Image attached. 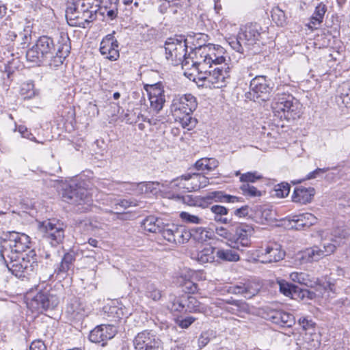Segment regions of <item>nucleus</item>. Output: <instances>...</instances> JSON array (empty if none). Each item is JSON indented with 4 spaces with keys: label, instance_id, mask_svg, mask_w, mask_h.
Returning a JSON list of instances; mask_svg holds the SVG:
<instances>
[{
    "label": "nucleus",
    "instance_id": "f257e3e1",
    "mask_svg": "<svg viewBox=\"0 0 350 350\" xmlns=\"http://www.w3.org/2000/svg\"><path fill=\"white\" fill-rule=\"evenodd\" d=\"M30 238L16 231L3 234L0 243V257L8 270L17 278H25L37 271L38 262L36 252L30 250Z\"/></svg>",
    "mask_w": 350,
    "mask_h": 350
},
{
    "label": "nucleus",
    "instance_id": "f03ea898",
    "mask_svg": "<svg viewBox=\"0 0 350 350\" xmlns=\"http://www.w3.org/2000/svg\"><path fill=\"white\" fill-rule=\"evenodd\" d=\"M208 36L203 33H196L193 36H189L185 40H187V45L190 49V52L187 58H185L183 62V69L185 75L191 76L194 73L189 72L190 68L200 65L204 68L206 61L213 62L215 60H222V54L226 51L223 47L219 45L213 44H206Z\"/></svg>",
    "mask_w": 350,
    "mask_h": 350
},
{
    "label": "nucleus",
    "instance_id": "7ed1b4c3",
    "mask_svg": "<svg viewBox=\"0 0 350 350\" xmlns=\"http://www.w3.org/2000/svg\"><path fill=\"white\" fill-rule=\"evenodd\" d=\"M222 60L213 59V62L206 61L204 68L200 65H197L190 68L189 72L194 73L188 76L189 79L193 76H197L198 79L204 81L206 85L213 88H221L225 87L230 79V67L226 63L227 55L226 51L222 54Z\"/></svg>",
    "mask_w": 350,
    "mask_h": 350
},
{
    "label": "nucleus",
    "instance_id": "20e7f679",
    "mask_svg": "<svg viewBox=\"0 0 350 350\" xmlns=\"http://www.w3.org/2000/svg\"><path fill=\"white\" fill-rule=\"evenodd\" d=\"M261 27L257 23L246 25L238 33L237 38L229 39V45L234 51L240 53L258 52L259 49Z\"/></svg>",
    "mask_w": 350,
    "mask_h": 350
},
{
    "label": "nucleus",
    "instance_id": "39448f33",
    "mask_svg": "<svg viewBox=\"0 0 350 350\" xmlns=\"http://www.w3.org/2000/svg\"><path fill=\"white\" fill-rule=\"evenodd\" d=\"M196 107V98L192 94H187L176 96L172 100L170 110L175 121L183 128L190 130L196 124V120L192 118L191 115Z\"/></svg>",
    "mask_w": 350,
    "mask_h": 350
},
{
    "label": "nucleus",
    "instance_id": "423d86ee",
    "mask_svg": "<svg viewBox=\"0 0 350 350\" xmlns=\"http://www.w3.org/2000/svg\"><path fill=\"white\" fill-rule=\"evenodd\" d=\"M88 0H70L66 10V17L70 26L85 28L96 17L92 11H90V3Z\"/></svg>",
    "mask_w": 350,
    "mask_h": 350
},
{
    "label": "nucleus",
    "instance_id": "0eeeda50",
    "mask_svg": "<svg viewBox=\"0 0 350 350\" xmlns=\"http://www.w3.org/2000/svg\"><path fill=\"white\" fill-rule=\"evenodd\" d=\"M253 232L252 226L246 224H239L233 232L221 226L215 229L217 236L226 239L231 247L238 250H243V247L250 245V237Z\"/></svg>",
    "mask_w": 350,
    "mask_h": 350
},
{
    "label": "nucleus",
    "instance_id": "6e6552de",
    "mask_svg": "<svg viewBox=\"0 0 350 350\" xmlns=\"http://www.w3.org/2000/svg\"><path fill=\"white\" fill-rule=\"evenodd\" d=\"M272 109L275 116L288 120H295L300 115V104L291 95H283L275 98Z\"/></svg>",
    "mask_w": 350,
    "mask_h": 350
},
{
    "label": "nucleus",
    "instance_id": "1a4fd4ad",
    "mask_svg": "<svg viewBox=\"0 0 350 350\" xmlns=\"http://www.w3.org/2000/svg\"><path fill=\"white\" fill-rule=\"evenodd\" d=\"M53 50H55L53 40L47 36H42L27 51L26 57L27 61L40 64L52 55Z\"/></svg>",
    "mask_w": 350,
    "mask_h": 350
},
{
    "label": "nucleus",
    "instance_id": "9d476101",
    "mask_svg": "<svg viewBox=\"0 0 350 350\" xmlns=\"http://www.w3.org/2000/svg\"><path fill=\"white\" fill-rule=\"evenodd\" d=\"M336 249V245L335 244L323 242L321 246L314 245L299 252L296 255L295 260L299 262V265L318 261L334 253Z\"/></svg>",
    "mask_w": 350,
    "mask_h": 350
},
{
    "label": "nucleus",
    "instance_id": "9b49d317",
    "mask_svg": "<svg viewBox=\"0 0 350 350\" xmlns=\"http://www.w3.org/2000/svg\"><path fill=\"white\" fill-rule=\"evenodd\" d=\"M188 49L187 40L183 37L170 38L165 43V56L168 60H170L174 64H181L186 56V52Z\"/></svg>",
    "mask_w": 350,
    "mask_h": 350
},
{
    "label": "nucleus",
    "instance_id": "f8f14e48",
    "mask_svg": "<svg viewBox=\"0 0 350 350\" xmlns=\"http://www.w3.org/2000/svg\"><path fill=\"white\" fill-rule=\"evenodd\" d=\"M254 255L255 260L268 264L282 260L285 256V252L279 243L273 242L256 250Z\"/></svg>",
    "mask_w": 350,
    "mask_h": 350
},
{
    "label": "nucleus",
    "instance_id": "ddd939ff",
    "mask_svg": "<svg viewBox=\"0 0 350 350\" xmlns=\"http://www.w3.org/2000/svg\"><path fill=\"white\" fill-rule=\"evenodd\" d=\"M135 350H163V341L152 331L139 332L133 339Z\"/></svg>",
    "mask_w": 350,
    "mask_h": 350
},
{
    "label": "nucleus",
    "instance_id": "4468645a",
    "mask_svg": "<svg viewBox=\"0 0 350 350\" xmlns=\"http://www.w3.org/2000/svg\"><path fill=\"white\" fill-rule=\"evenodd\" d=\"M64 201L72 204H89L91 196L87 189L80 184H72L66 187L62 193Z\"/></svg>",
    "mask_w": 350,
    "mask_h": 350
},
{
    "label": "nucleus",
    "instance_id": "2eb2a0df",
    "mask_svg": "<svg viewBox=\"0 0 350 350\" xmlns=\"http://www.w3.org/2000/svg\"><path fill=\"white\" fill-rule=\"evenodd\" d=\"M39 230L43 237L52 245L57 246L62 243L64 239V230L55 220H46L39 223Z\"/></svg>",
    "mask_w": 350,
    "mask_h": 350
},
{
    "label": "nucleus",
    "instance_id": "dca6fc26",
    "mask_svg": "<svg viewBox=\"0 0 350 350\" xmlns=\"http://www.w3.org/2000/svg\"><path fill=\"white\" fill-rule=\"evenodd\" d=\"M59 304L58 297L53 294L40 292L32 297L27 303V306L33 311L53 310Z\"/></svg>",
    "mask_w": 350,
    "mask_h": 350
},
{
    "label": "nucleus",
    "instance_id": "f3484780",
    "mask_svg": "<svg viewBox=\"0 0 350 350\" xmlns=\"http://www.w3.org/2000/svg\"><path fill=\"white\" fill-rule=\"evenodd\" d=\"M70 39L67 34L62 33L56 44L55 55H51V59L49 65L51 68H57L61 66L66 57L68 56L70 51Z\"/></svg>",
    "mask_w": 350,
    "mask_h": 350
},
{
    "label": "nucleus",
    "instance_id": "a211bd4d",
    "mask_svg": "<svg viewBox=\"0 0 350 350\" xmlns=\"http://www.w3.org/2000/svg\"><path fill=\"white\" fill-rule=\"evenodd\" d=\"M163 237L171 243L183 244L189 240L191 233L183 226L167 223Z\"/></svg>",
    "mask_w": 350,
    "mask_h": 350
},
{
    "label": "nucleus",
    "instance_id": "6ab92c4d",
    "mask_svg": "<svg viewBox=\"0 0 350 350\" xmlns=\"http://www.w3.org/2000/svg\"><path fill=\"white\" fill-rule=\"evenodd\" d=\"M146 90L148 94L150 109L155 113H159L165 103V96L162 83L159 82L147 85Z\"/></svg>",
    "mask_w": 350,
    "mask_h": 350
},
{
    "label": "nucleus",
    "instance_id": "aec40b11",
    "mask_svg": "<svg viewBox=\"0 0 350 350\" xmlns=\"http://www.w3.org/2000/svg\"><path fill=\"white\" fill-rule=\"evenodd\" d=\"M117 333L116 327L113 325L101 324L94 328L89 334V339L94 343L102 342L104 346L106 341L114 337Z\"/></svg>",
    "mask_w": 350,
    "mask_h": 350
},
{
    "label": "nucleus",
    "instance_id": "412c9836",
    "mask_svg": "<svg viewBox=\"0 0 350 350\" xmlns=\"http://www.w3.org/2000/svg\"><path fill=\"white\" fill-rule=\"evenodd\" d=\"M261 285L255 281H247L244 283L240 282L236 285H232L228 287L227 292L234 295H241L247 299H250L256 295Z\"/></svg>",
    "mask_w": 350,
    "mask_h": 350
},
{
    "label": "nucleus",
    "instance_id": "4be33fe9",
    "mask_svg": "<svg viewBox=\"0 0 350 350\" xmlns=\"http://www.w3.org/2000/svg\"><path fill=\"white\" fill-rule=\"evenodd\" d=\"M100 53L107 59L113 61L119 57L118 44L113 33L107 35L100 45Z\"/></svg>",
    "mask_w": 350,
    "mask_h": 350
},
{
    "label": "nucleus",
    "instance_id": "5701e85b",
    "mask_svg": "<svg viewBox=\"0 0 350 350\" xmlns=\"http://www.w3.org/2000/svg\"><path fill=\"white\" fill-rule=\"evenodd\" d=\"M164 196L170 199L177 200V194L181 195L182 193L187 192L186 182L184 175L174 179L170 182H163Z\"/></svg>",
    "mask_w": 350,
    "mask_h": 350
},
{
    "label": "nucleus",
    "instance_id": "b1692460",
    "mask_svg": "<svg viewBox=\"0 0 350 350\" xmlns=\"http://www.w3.org/2000/svg\"><path fill=\"white\" fill-rule=\"evenodd\" d=\"M271 84L265 76L256 75L250 81V89L258 96L267 95L273 89Z\"/></svg>",
    "mask_w": 350,
    "mask_h": 350
},
{
    "label": "nucleus",
    "instance_id": "393cba45",
    "mask_svg": "<svg viewBox=\"0 0 350 350\" xmlns=\"http://www.w3.org/2000/svg\"><path fill=\"white\" fill-rule=\"evenodd\" d=\"M167 224V223H165L164 219L161 217L150 215L142 221V227L147 232L160 233L163 237Z\"/></svg>",
    "mask_w": 350,
    "mask_h": 350
},
{
    "label": "nucleus",
    "instance_id": "a878e982",
    "mask_svg": "<svg viewBox=\"0 0 350 350\" xmlns=\"http://www.w3.org/2000/svg\"><path fill=\"white\" fill-rule=\"evenodd\" d=\"M131 186L139 193L152 194L154 196L159 193L164 194L163 183L157 181L142 182L132 183Z\"/></svg>",
    "mask_w": 350,
    "mask_h": 350
},
{
    "label": "nucleus",
    "instance_id": "bb28decb",
    "mask_svg": "<svg viewBox=\"0 0 350 350\" xmlns=\"http://www.w3.org/2000/svg\"><path fill=\"white\" fill-rule=\"evenodd\" d=\"M65 312L70 320H80L85 316V306L78 298L74 297L68 303Z\"/></svg>",
    "mask_w": 350,
    "mask_h": 350
},
{
    "label": "nucleus",
    "instance_id": "cd10ccee",
    "mask_svg": "<svg viewBox=\"0 0 350 350\" xmlns=\"http://www.w3.org/2000/svg\"><path fill=\"white\" fill-rule=\"evenodd\" d=\"M188 191H196L208 184V178L201 174L184 175Z\"/></svg>",
    "mask_w": 350,
    "mask_h": 350
},
{
    "label": "nucleus",
    "instance_id": "c85d7f7f",
    "mask_svg": "<svg viewBox=\"0 0 350 350\" xmlns=\"http://www.w3.org/2000/svg\"><path fill=\"white\" fill-rule=\"evenodd\" d=\"M314 195V188H306L304 187L300 186L295 189L292 196V200L294 202L304 204L310 202Z\"/></svg>",
    "mask_w": 350,
    "mask_h": 350
},
{
    "label": "nucleus",
    "instance_id": "c756f323",
    "mask_svg": "<svg viewBox=\"0 0 350 350\" xmlns=\"http://www.w3.org/2000/svg\"><path fill=\"white\" fill-rule=\"evenodd\" d=\"M105 308V312L109 314V317L117 319L127 317L131 314L129 310L122 303H120L118 301H112L109 306H107Z\"/></svg>",
    "mask_w": 350,
    "mask_h": 350
},
{
    "label": "nucleus",
    "instance_id": "7c9ffc66",
    "mask_svg": "<svg viewBox=\"0 0 350 350\" xmlns=\"http://www.w3.org/2000/svg\"><path fill=\"white\" fill-rule=\"evenodd\" d=\"M185 312L208 313V307L199 301L195 297L185 295Z\"/></svg>",
    "mask_w": 350,
    "mask_h": 350
},
{
    "label": "nucleus",
    "instance_id": "2f4dec72",
    "mask_svg": "<svg viewBox=\"0 0 350 350\" xmlns=\"http://www.w3.org/2000/svg\"><path fill=\"white\" fill-rule=\"evenodd\" d=\"M226 303L232 305L226 308V310L228 312L242 317L243 314H248L250 312V308L249 305L243 301L228 299Z\"/></svg>",
    "mask_w": 350,
    "mask_h": 350
},
{
    "label": "nucleus",
    "instance_id": "473e14b6",
    "mask_svg": "<svg viewBox=\"0 0 350 350\" xmlns=\"http://www.w3.org/2000/svg\"><path fill=\"white\" fill-rule=\"evenodd\" d=\"M350 236V228L347 226L337 227L334 228L330 235L329 243H334L336 247L344 243V240L347 239Z\"/></svg>",
    "mask_w": 350,
    "mask_h": 350
},
{
    "label": "nucleus",
    "instance_id": "72a5a7b5",
    "mask_svg": "<svg viewBox=\"0 0 350 350\" xmlns=\"http://www.w3.org/2000/svg\"><path fill=\"white\" fill-rule=\"evenodd\" d=\"M75 256L71 253H66L64 255L60 264L55 269L57 275H67L69 271L72 270Z\"/></svg>",
    "mask_w": 350,
    "mask_h": 350
},
{
    "label": "nucleus",
    "instance_id": "f704fd0d",
    "mask_svg": "<svg viewBox=\"0 0 350 350\" xmlns=\"http://www.w3.org/2000/svg\"><path fill=\"white\" fill-rule=\"evenodd\" d=\"M272 319L275 323L284 327H291L295 322L293 314L281 310L275 312Z\"/></svg>",
    "mask_w": 350,
    "mask_h": 350
},
{
    "label": "nucleus",
    "instance_id": "c9c22d12",
    "mask_svg": "<svg viewBox=\"0 0 350 350\" xmlns=\"http://www.w3.org/2000/svg\"><path fill=\"white\" fill-rule=\"evenodd\" d=\"M327 11V7L325 4L321 3L315 8L314 12L310 18L308 27L311 29H317L322 22L324 15Z\"/></svg>",
    "mask_w": 350,
    "mask_h": 350
},
{
    "label": "nucleus",
    "instance_id": "e433bc0d",
    "mask_svg": "<svg viewBox=\"0 0 350 350\" xmlns=\"http://www.w3.org/2000/svg\"><path fill=\"white\" fill-rule=\"evenodd\" d=\"M142 291L145 295L154 301H158L161 297V291L156 285L150 282H147L142 286Z\"/></svg>",
    "mask_w": 350,
    "mask_h": 350
},
{
    "label": "nucleus",
    "instance_id": "4c0bfd02",
    "mask_svg": "<svg viewBox=\"0 0 350 350\" xmlns=\"http://www.w3.org/2000/svg\"><path fill=\"white\" fill-rule=\"evenodd\" d=\"M213 202L234 203L240 202L241 198L224 193L222 191H211Z\"/></svg>",
    "mask_w": 350,
    "mask_h": 350
},
{
    "label": "nucleus",
    "instance_id": "58836bf2",
    "mask_svg": "<svg viewBox=\"0 0 350 350\" xmlns=\"http://www.w3.org/2000/svg\"><path fill=\"white\" fill-rule=\"evenodd\" d=\"M196 258L201 263L213 262L214 260V248L208 246L199 251L197 253Z\"/></svg>",
    "mask_w": 350,
    "mask_h": 350
},
{
    "label": "nucleus",
    "instance_id": "ea45409f",
    "mask_svg": "<svg viewBox=\"0 0 350 350\" xmlns=\"http://www.w3.org/2000/svg\"><path fill=\"white\" fill-rule=\"evenodd\" d=\"M216 255L219 259L225 261L237 262L240 259L238 253L232 250H218Z\"/></svg>",
    "mask_w": 350,
    "mask_h": 350
},
{
    "label": "nucleus",
    "instance_id": "a19ab883",
    "mask_svg": "<svg viewBox=\"0 0 350 350\" xmlns=\"http://www.w3.org/2000/svg\"><path fill=\"white\" fill-rule=\"evenodd\" d=\"M290 279L294 282H297L300 284H304L306 286H311L312 285V281L310 279V275L304 272H292L289 275Z\"/></svg>",
    "mask_w": 350,
    "mask_h": 350
},
{
    "label": "nucleus",
    "instance_id": "79ce46f5",
    "mask_svg": "<svg viewBox=\"0 0 350 350\" xmlns=\"http://www.w3.org/2000/svg\"><path fill=\"white\" fill-rule=\"evenodd\" d=\"M177 200L182 202L189 206L201 207L200 196L194 195H180L177 194Z\"/></svg>",
    "mask_w": 350,
    "mask_h": 350
},
{
    "label": "nucleus",
    "instance_id": "37998d69",
    "mask_svg": "<svg viewBox=\"0 0 350 350\" xmlns=\"http://www.w3.org/2000/svg\"><path fill=\"white\" fill-rule=\"evenodd\" d=\"M168 308L174 311L185 312V295L172 299Z\"/></svg>",
    "mask_w": 350,
    "mask_h": 350
},
{
    "label": "nucleus",
    "instance_id": "c03bdc74",
    "mask_svg": "<svg viewBox=\"0 0 350 350\" xmlns=\"http://www.w3.org/2000/svg\"><path fill=\"white\" fill-rule=\"evenodd\" d=\"M278 284L279 285L280 291L287 297H292L293 293L296 292L297 286L288 283L284 280H278Z\"/></svg>",
    "mask_w": 350,
    "mask_h": 350
},
{
    "label": "nucleus",
    "instance_id": "a18cd8bd",
    "mask_svg": "<svg viewBox=\"0 0 350 350\" xmlns=\"http://www.w3.org/2000/svg\"><path fill=\"white\" fill-rule=\"evenodd\" d=\"M317 219L314 215L306 213L299 216L297 223L298 224V226L309 227L314 225L317 222Z\"/></svg>",
    "mask_w": 350,
    "mask_h": 350
},
{
    "label": "nucleus",
    "instance_id": "49530a36",
    "mask_svg": "<svg viewBox=\"0 0 350 350\" xmlns=\"http://www.w3.org/2000/svg\"><path fill=\"white\" fill-rule=\"evenodd\" d=\"M191 233V237L200 242L206 241L210 239V232L202 227L193 228Z\"/></svg>",
    "mask_w": 350,
    "mask_h": 350
},
{
    "label": "nucleus",
    "instance_id": "de8ad7c7",
    "mask_svg": "<svg viewBox=\"0 0 350 350\" xmlns=\"http://www.w3.org/2000/svg\"><path fill=\"white\" fill-rule=\"evenodd\" d=\"M240 189L242 193L246 196L255 197L260 196V191L249 183H243L240 187Z\"/></svg>",
    "mask_w": 350,
    "mask_h": 350
},
{
    "label": "nucleus",
    "instance_id": "09e8293b",
    "mask_svg": "<svg viewBox=\"0 0 350 350\" xmlns=\"http://www.w3.org/2000/svg\"><path fill=\"white\" fill-rule=\"evenodd\" d=\"M21 94L25 98H31L36 94L34 85L32 83H23L21 89Z\"/></svg>",
    "mask_w": 350,
    "mask_h": 350
},
{
    "label": "nucleus",
    "instance_id": "8fccbe9b",
    "mask_svg": "<svg viewBox=\"0 0 350 350\" xmlns=\"http://www.w3.org/2000/svg\"><path fill=\"white\" fill-rule=\"evenodd\" d=\"M180 281V285L182 286L183 291L187 293H195L198 291V284L193 282L186 280L181 278Z\"/></svg>",
    "mask_w": 350,
    "mask_h": 350
},
{
    "label": "nucleus",
    "instance_id": "3c124183",
    "mask_svg": "<svg viewBox=\"0 0 350 350\" xmlns=\"http://www.w3.org/2000/svg\"><path fill=\"white\" fill-rule=\"evenodd\" d=\"M180 217L183 221L190 224H200L204 220L203 218L187 212L180 213Z\"/></svg>",
    "mask_w": 350,
    "mask_h": 350
},
{
    "label": "nucleus",
    "instance_id": "603ef678",
    "mask_svg": "<svg viewBox=\"0 0 350 350\" xmlns=\"http://www.w3.org/2000/svg\"><path fill=\"white\" fill-rule=\"evenodd\" d=\"M137 204L133 200L123 199L114 204V208L117 211V213H120L127 208L135 206Z\"/></svg>",
    "mask_w": 350,
    "mask_h": 350
},
{
    "label": "nucleus",
    "instance_id": "864d4df0",
    "mask_svg": "<svg viewBox=\"0 0 350 350\" xmlns=\"http://www.w3.org/2000/svg\"><path fill=\"white\" fill-rule=\"evenodd\" d=\"M290 192V185L288 183H282L275 187V195L278 198H284Z\"/></svg>",
    "mask_w": 350,
    "mask_h": 350
},
{
    "label": "nucleus",
    "instance_id": "5fc2aeb1",
    "mask_svg": "<svg viewBox=\"0 0 350 350\" xmlns=\"http://www.w3.org/2000/svg\"><path fill=\"white\" fill-rule=\"evenodd\" d=\"M18 35L23 40V43H27L31 38V28L29 25L24 26L23 25L19 24L18 28Z\"/></svg>",
    "mask_w": 350,
    "mask_h": 350
},
{
    "label": "nucleus",
    "instance_id": "6e6d98bb",
    "mask_svg": "<svg viewBox=\"0 0 350 350\" xmlns=\"http://www.w3.org/2000/svg\"><path fill=\"white\" fill-rule=\"evenodd\" d=\"M261 178L262 176L258 175L256 172H247L241 175L240 181L243 183H249L250 182L254 183Z\"/></svg>",
    "mask_w": 350,
    "mask_h": 350
},
{
    "label": "nucleus",
    "instance_id": "4d7b16f0",
    "mask_svg": "<svg viewBox=\"0 0 350 350\" xmlns=\"http://www.w3.org/2000/svg\"><path fill=\"white\" fill-rule=\"evenodd\" d=\"M256 64H254L252 65H250V66H247L246 67H244L242 70V75H243V77L244 79L248 77H253L254 75H256Z\"/></svg>",
    "mask_w": 350,
    "mask_h": 350
},
{
    "label": "nucleus",
    "instance_id": "13d9d810",
    "mask_svg": "<svg viewBox=\"0 0 350 350\" xmlns=\"http://www.w3.org/2000/svg\"><path fill=\"white\" fill-rule=\"evenodd\" d=\"M195 167L196 168V170H199V171H202V172H204V171H207V172H210L209 170V167H208V162H207V158L205 157V158H202L199 160H198L196 163H195Z\"/></svg>",
    "mask_w": 350,
    "mask_h": 350
},
{
    "label": "nucleus",
    "instance_id": "bf43d9fd",
    "mask_svg": "<svg viewBox=\"0 0 350 350\" xmlns=\"http://www.w3.org/2000/svg\"><path fill=\"white\" fill-rule=\"evenodd\" d=\"M195 321L196 318L193 317H188L185 319H178L176 323L181 328L186 329L188 328Z\"/></svg>",
    "mask_w": 350,
    "mask_h": 350
},
{
    "label": "nucleus",
    "instance_id": "052dcab7",
    "mask_svg": "<svg viewBox=\"0 0 350 350\" xmlns=\"http://www.w3.org/2000/svg\"><path fill=\"white\" fill-rule=\"evenodd\" d=\"M211 211L213 213V215H220L223 216H226L228 213V209L225 206L221 205H213L211 207Z\"/></svg>",
    "mask_w": 350,
    "mask_h": 350
},
{
    "label": "nucleus",
    "instance_id": "680f3d73",
    "mask_svg": "<svg viewBox=\"0 0 350 350\" xmlns=\"http://www.w3.org/2000/svg\"><path fill=\"white\" fill-rule=\"evenodd\" d=\"M18 132L21 134L23 137L30 139L31 141L36 142V137L33 136V135L29 132L27 127L25 126L20 125L18 127Z\"/></svg>",
    "mask_w": 350,
    "mask_h": 350
},
{
    "label": "nucleus",
    "instance_id": "e2e57ef3",
    "mask_svg": "<svg viewBox=\"0 0 350 350\" xmlns=\"http://www.w3.org/2000/svg\"><path fill=\"white\" fill-rule=\"evenodd\" d=\"M299 324L301 325L304 330L312 328L314 325V323L312 320H309L306 317H301L298 320Z\"/></svg>",
    "mask_w": 350,
    "mask_h": 350
},
{
    "label": "nucleus",
    "instance_id": "0e129e2a",
    "mask_svg": "<svg viewBox=\"0 0 350 350\" xmlns=\"http://www.w3.org/2000/svg\"><path fill=\"white\" fill-rule=\"evenodd\" d=\"M213 202V199L211 192L208 193L204 196H200V203L202 204L201 207L203 208H206Z\"/></svg>",
    "mask_w": 350,
    "mask_h": 350
},
{
    "label": "nucleus",
    "instance_id": "69168bd1",
    "mask_svg": "<svg viewBox=\"0 0 350 350\" xmlns=\"http://www.w3.org/2000/svg\"><path fill=\"white\" fill-rule=\"evenodd\" d=\"M213 202V199L211 192L208 193L204 196H200V203L202 204L201 207L203 208H206Z\"/></svg>",
    "mask_w": 350,
    "mask_h": 350
},
{
    "label": "nucleus",
    "instance_id": "338daca9",
    "mask_svg": "<svg viewBox=\"0 0 350 350\" xmlns=\"http://www.w3.org/2000/svg\"><path fill=\"white\" fill-rule=\"evenodd\" d=\"M29 350H46V347L42 340H36L31 343Z\"/></svg>",
    "mask_w": 350,
    "mask_h": 350
},
{
    "label": "nucleus",
    "instance_id": "774afa93",
    "mask_svg": "<svg viewBox=\"0 0 350 350\" xmlns=\"http://www.w3.org/2000/svg\"><path fill=\"white\" fill-rule=\"evenodd\" d=\"M328 168H317L313 172H310L306 177V180H310L317 178L319 175L326 172Z\"/></svg>",
    "mask_w": 350,
    "mask_h": 350
}]
</instances>
